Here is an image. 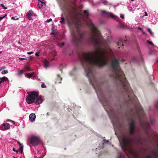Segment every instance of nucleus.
<instances>
[{
  "label": "nucleus",
  "instance_id": "5",
  "mask_svg": "<svg viewBox=\"0 0 158 158\" xmlns=\"http://www.w3.org/2000/svg\"><path fill=\"white\" fill-rule=\"evenodd\" d=\"M149 131V133L147 131L146 132L147 137L145 141L153 144L155 143L158 147V135L152 130L150 129Z\"/></svg>",
  "mask_w": 158,
  "mask_h": 158
},
{
  "label": "nucleus",
  "instance_id": "50",
  "mask_svg": "<svg viewBox=\"0 0 158 158\" xmlns=\"http://www.w3.org/2000/svg\"><path fill=\"white\" fill-rule=\"evenodd\" d=\"M56 34V33H55V32H52V33L51 34V35H55Z\"/></svg>",
  "mask_w": 158,
  "mask_h": 158
},
{
  "label": "nucleus",
  "instance_id": "59",
  "mask_svg": "<svg viewBox=\"0 0 158 158\" xmlns=\"http://www.w3.org/2000/svg\"><path fill=\"white\" fill-rule=\"evenodd\" d=\"M74 2H76L77 1V0H73Z\"/></svg>",
  "mask_w": 158,
  "mask_h": 158
},
{
  "label": "nucleus",
  "instance_id": "30",
  "mask_svg": "<svg viewBox=\"0 0 158 158\" xmlns=\"http://www.w3.org/2000/svg\"><path fill=\"white\" fill-rule=\"evenodd\" d=\"M123 155H122V153H121L119 155H118L117 157L118 158H123Z\"/></svg>",
  "mask_w": 158,
  "mask_h": 158
},
{
  "label": "nucleus",
  "instance_id": "24",
  "mask_svg": "<svg viewBox=\"0 0 158 158\" xmlns=\"http://www.w3.org/2000/svg\"><path fill=\"white\" fill-rule=\"evenodd\" d=\"M26 72V71L25 70H20L19 71V72H18V74L19 75H21L22 74V73H23V72Z\"/></svg>",
  "mask_w": 158,
  "mask_h": 158
},
{
  "label": "nucleus",
  "instance_id": "61",
  "mask_svg": "<svg viewBox=\"0 0 158 158\" xmlns=\"http://www.w3.org/2000/svg\"><path fill=\"white\" fill-rule=\"evenodd\" d=\"M18 44H20V42L19 41L18 42Z\"/></svg>",
  "mask_w": 158,
  "mask_h": 158
},
{
  "label": "nucleus",
  "instance_id": "53",
  "mask_svg": "<svg viewBox=\"0 0 158 158\" xmlns=\"http://www.w3.org/2000/svg\"><path fill=\"white\" fill-rule=\"evenodd\" d=\"M33 57L31 56H30V59H32L33 58Z\"/></svg>",
  "mask_w": 158,
  "mask_h": 158
},
{
  "label": "nucleus",
  "instance_id": "48",
  "mask_svg": "<svg viewBox=\"0 0 158 158\" xmlns=\"http://www.w3.org/2000/svg\"><path fill=\"white\" fill-rule=\"evenodd\" d=\"M156 106L157 107V108H158V102H157L156 104Z\"/></svg>",
  "mask_w": 158,
  "mask_h": 158
},
{
  "label": "nucleus",
  "instance_id": "43",
  "mask_svg": "<svg viewBox=\"0 0 158 158\" xmlns=\"http://www.w3.org/2000/svg\"><path fill=\"white\" fill-rule=\"evenodd\" d=\"M51 21H52V19H48L47 20V22L48 23Z\"/></svg>",
  "mask_w": 158,
  "mask_h": 158
},
{
  "label": "nucleus",
  "instance_id": "64",
  "mask_svg": "<svg viewBox=\"0 0 158 158\" xmlns=\"http://www.w3.org/2000/svg\"><path fill=\"white\" fill-rule=\"evenodd\" d=\"M131 0V1H134V0Z\"/></svg>",
  "mask_w": 158,
  "mask_h": 158
},
{
  "label": "nucleus",
  "instance_id": "19",
  "mask_svg": "<svg viewBox=\"0 0 158 158\" xmlns=\"http://www.w3.org/2000/svg\"><path fill=\"white\" fill-rule=\"evenodd\" d=\"M84 14L85 16L88 18L89 16V14L88 10H85L84 11Z\"/></svg>",
  "mask_w": 158,
  "mask_h": 158
},
{
  "label": "nucleus",
  "instance_id": "1",
  "mask_svg": "<svg viewBox=\"0 0 158 158\" xmlns=\"http://www.w3.org/2000/svg\"><path fill=\"white\" fill-rule=\"evenodd\" d=\"M91 29L88 41L94 45L96 48L94 51L84 53L79 55V58L81 65L86 73V76L89 78V82L93 87L98 97H99V83L96 77V70L93 68L94 66H99V34L98 31L92 22L88 23Z\"/></svg>",
  "mask_w": 158,
  "mask_h": 158
},
{
  "label": "nucleus",
  "instance_id": "47",
  "mask_svg": "<svg viewBox=\"0 0 158 158\" xmlns=\"http://www.w3.org/2000/svg\"><path fill=\"white\" fill-rule=\"evenodd\" d=\"M19 60H23L26 59H25L23 58H19Z\"/></svg>",
  "mask_w": 158,
  "mask_h": 158
},
{
  "label": "nucleus",
  "instance_id": "7",
  "mask_svg": "<svg viewBox=\"0 0 158 158\" xmlns=\"http://www.w3.org/2000/svg\"><path fill=\"white\" fill-rule=\"evenodd\" d=\"M139 110L140 112L143 111V109L141 107H139V110H136L135 113L133 115L131 121L129 123V132L130 135H132L135 133V118L136 117L139 118Z\"/></svg>",
  "mask_w": 158,
  "mask_h": 158
},
{
  "label": "nucleus",
  "instance_id": "54",
  "mask_svg": "<svg viewBox=\"0 0 158 158\" xmlns=\"http://www.w3.org/2000/svg\"><path fill=\"white\" fill-rule=\"evenodd\" d=\"M138 29L139 30H141L142 28L141 27H138Z\"/></svg>",
  "mask_w": 158,
  "mask_h": 158
},
{
  "label": "nucleus",
  "instance_id": "60",
  "mask_svg": "<svg viewBox=\"0 0 158 158\" xmlns=\"http://www.w3.org/2000/svg\"><path fill=\"white\" fill-rule=\"evenodd\" d=\"M14 158H17L16 157H15V156H13Z\"/></svg>",
  "mask_w": 158,
  "mask_h": 158
},
{
  "label": "nucleus",
  "instance_id": "57",
  "mask_svg": "<svg viewBox=\"0 0 158 158\" xmlns=\"http://www.w3.org/2000/svg\"><path fill=\"white\" fill-rule=\"evenodd\" d=\"M49 113H48H48H47V115H49Z\"/></svg>",
  "mask_w": 158,
  "mask_h": 158
},
{
  "label": "nucleus",
  "instance_id": "26",
  "mask_svg": "<svg viewBox=\"0 0 158 158\" xmlns=\"http://www.w3.org/2000/svg\"><path fill=\"white\" fill-rule=\"evenodd\" d=\"M8 73V71L7 70H5L2 71L1 72V73L2 74H5L7 73Z\"/></svg>",
  "mask_w": 158,
  "mask_h": 158
},
{
  "label": "nucleus",
  "instance_id": "62",
  "mask_svg": "<svg viewBox=\"0 0 158 158\" xmlns=\"http://www.w3.org/2000/svg\"><path fill=\"white\" fill-rule=\"evenodd\" d=\"M67 21H68V23H69V20H68V19H67Z\"/></svg>",
  "mask_w": 158,
  "mask_h": 158
},
{
  "label": "nucleus",
  "instance_id": "3",
  "mask_svg": "<svg viewBox=\"0 0 158 158\" xmlns=\"http://www.w3.org/2000/svg\"><path fill=\"white\" fill-rule=\"evenodd\" d=\"M109 41L105 40L99 31V68L107 64L108 60V50L109 48Z\"/></svg>",
  "mask_w": 158,
  "mask_h": 158
},
{
  "label": "nucleus",
  "instance_id": "37",
  "mask_svg": "<svg viewBox=\"0 0 158 158\" xmlns=\"http://www.w3.org/2000/svg\"><path fill=\"white\" fill-rule=\"evenodd\" d=\"M6 15H5L4 16H3L2 17H0V21L2 20L5 17Z\"/></svg>",
  "mask_w": 158,
  "mask_h": 158
},
{
  "label": "nucleus",
  "instance_id": "28",
  "mask_svg": "<svg viewBox=\"0 0 158 158\" xmlns=\"http://www.w3.org/2000/svg\"><path fill=\"white\" fill-rule=\"evenodd\" d=\"M6 68V67L5 66H3L0 68V71H1L3 69H4Z\"/></svg>",
  "mask_w": 158,
  "mask_h": 158
},
{
  "label": "nucleus",
  "instance_id": "32",
  "mask_svg": "<svg viewBox=\"0 0 158 158\" xmlns=\"http://www.w3.org/2000/svg\"><path fill=\"white\" fill-rule=\"evenodd\" d=\"M148 31L151 35H152V32L151 31V30L150 28H148Z\"/></svg>",
  "mask_w": 158,
  "mask_h": 158
},
{
  "label": "nucleus",
  "instance_id": "45",
  "mask_svg": "<svg viewBox=\"0 0 158 158\" xmlns=\"http://www.w3.org/2000/svg\"><path fill=\"white\" fill-rule=\"evenodd\" d=\"M33 52H27V54H33Z\"/></svg>",
  "mask_w": 158,
  "mask_h": 158
},
{
  "label": "nucleus",
  "instance_id": "4",
  "mask_svg": "<svg viewBox=\"0 0 158 158\" xmlns=\"http://www.w3.org/2000/svg\"><path fill=\"white\" fill-rule=\"evenodd\" d=\"M38 94L36 92H31L27 98V102L29 104L32 103L35 101V104L37 105L43 102L41 96H40L38 97Z\"/></svg>",
  "mask_w": 158,
  "mask_h": 158
},
{
  "label": "nucleus",
  "instance_id": "21",
  "mask_svg": "<svg viewBox=\"0 0 158 158\" xmlns=\"http://www.w3.org/2000/svg\"><path fill=\"white\" fill-rule=\"evenodd\" d=\"M23 145H22V146H21V147H20L19 148V152L21 153H22L23 152Z\"/></svg>",
  "mask_w": 158,
  "mask_h": 158
},
{
  "label": "nucleus",
  "instance_id": "11",
  "mask_svg": "<svg viewBox=\"0 0 158 158\" xmlns=\"http://www.w3.org/2000/svg\"><path fill=\"white\" fill-rule=\"evenodd\" d=\"M27 18L29 20L32 19V17L33 16H35L36 15L31 10H29L27 14Z\"/></svg>",
  "mask_w": 158,
  "mask_h": 158
},
{
  "label": "nucleus",
  "instance_id": "51",
  "mask_svg": "<svg viewBox=\"0 0 158 158\" xmlns=\"http://www.w3.org/2000/svg\"><path fill=\"white\" fill-rule=\"evenodd\" d=\"M141 60H142V62H143V58L142 56H141Z\"/></svg>",
  "mask_w": 158,
  "mask_h": 158
},
{
  "label": "nucleus",
  "instance_id": "52",
  "mask_svg": "<svg viewBox=\"0 0 158 158\" xmlns=\"http://www.w3.org/2000/svg\"><path fill=\"white\" fill-rule=\"evenodd\" d=\"M145 16H148V14L146 12H145Z\"/></svg>",
  "mask_w": 158,
  "mask_h": 158
},
{
  "label": "nucleus",
  "instance_id": "56",
  "mask_svg": "<svg viewBox=\"0 0 158 158\" xmlns=\"http://www.w3.org/2000/svg\"><path fill=\"white\" fill-rule=\"evenodd\" d=\"M143 34H146L145 32H143Z\"/></svg>",
  "mask_w": 158,
  "mask_h": 158
},
{
  "label": "nucleus",
  "instance_id": "9",
  "mask_svg": "<svg viewBox=\"0 0 158 158\" xmlns=\"http://www.w3.org/2000/svg\"><path fill=\"white\" fill-rule=\"evenodd\" d=\"M40 140L39 137L36 136H32L30 139V143L33 146H36L39 144Z\"/></svg>",
  "mask_w": 158,
  "mask_h": 158
},
{
  "label": "nucleus",
  "instance_id": "23",
  "mask_svg": "<svg viewBox=\"0 0 158 158\" xmlns=\"http://www.w3.org/2000/svg\"><path fill=\"white\" fill-rule=\"evenodd\" d=\"M101 1L99 2V3H102L104 5H106L107 3V2L106 0H101Z\"/></svg>",
  "mask_w": 158,
  "mask_h": 158
},
{
  "label": "nucleus",
  "instance_id": "6",
  "mask_svg": "<svg viewBox=\"0 0 158 158\" xmlns=\"http://www.w3.org/2000/svg\"><path fill=\"white\" fill-rule=\"evenodd\" d=\"M71 34L72 42L75 45L79 46L82 44L83 40L84 35L82 33L79 31L78 29H77L76 33L73 31Z\"/></svg>",
  "mask_w": 158,
  "mask_h": 158
},
{
  "label": "nucleus",
  "instance_id": "34",
  "mask_svg": "<svg viewBox=\"0 0 158 158\" xmlns=\"http://www.w3.org/2000/svg\"><path fill=\"white\" fill-rule=\"evenodd\" d=\"M1 6H2V7L4 8V10H6L7 9V8L6 7H5L3 4H1Z\"/></svg>",
  "mask_w": 158,
  "mask_h": 158
},
{
  "label": "nucleus",
  "instance_id": "44",
  "mask_svg": "<svg viewBox=\"0 0 158 158\" xmlns=\"http://www.w3.org/2000/svg\"><path fill=\"white\" fill-rule=\"evenodd\" d=\"M120 17L122 19H123L124 18V16L123 15H121Z\"/></svg>",
  "mask_w": 158,
  "mask_h": 158
},
{
  "label": "nucleus",
  "instance_id": "39",
  "mask_svg": "<svg viewBox=\"0 0 158 158\" xmlns=\"http://www.w3.org/2000/svg\"><path fill=\"white\" fill-rule=\"evenodd\" d=\"M35 55L37 56H39V52H37L35 53Z\"/></svg>",
  "mask_w": 158,
  "mask_h": 158
},
{
  "label": "nucleus",
  "instance_id": "22",
  "mask_svg": "<svg viewBox=\"0 0 158 158\" xmlns=\"http://www.w3.org/2000/svg\"><path fill=\"white\" fill-rule=\"evenodd\" d=\"M24 70H25L26 71V72H28L31 70L30 68L27 66H25V68Z\"/></svg>",
  "mask_w": 158,
  "mask_h": 158
},
{
  "label": "nucleus",
  "instance_id": "40",
  "mask_svg": "<svg viewBox=\"0 0 158 158\" xmlns=\"http://www.w3.org/2000/svg\"><path fill=\"white\" fill-rule=\"evenodd\" d=\"M17 143L20 146V147H21V146H22V145H23L19 141H18Z\"/></svg>",
  "mask_w": 158,
  "mask_h": 158
},
{
  "label": "nucleus",
  "instance_id": "15",
  "mask_svg": "<svg viewBox=\"0 0 158 158\" xmlns=\"http://www.w3.org/2000/svg\"><path fill=\"white\" fill-rule=\"evenodd\" d=\"M62 80V78L60 76L59 74H57V78L55 81L56 83H61V81Z\"/></svg>",
  "mask_w": 158,
  "mask_h": 158
},
{
  "label": "nucleus",
  "instance_id": "36",
  "mask_svg": "<svg viewBox=\"0 0 158 158\" xmlns=\"http://www.w3.org/2000/svg\"><path fill=\"white\" fill-rule=\"evenodd\" d=\"M64 44H65V43L64 42H62V43L61 44H60V47H63L64 45Z\"/></svg>",
  "mask_w": 158,
  "mask_h": 158
},
{
  "label": "nucleus",
  "instance_id": "25",
  "mask_svg": "<svg viewBox=\"0 0 158 158\" xmlns=\"http://www.w3.org/2000/svg\"><path fill=\"white\" fill-rule=\"evenodd\" d=\"M61 20L60 21V22L62 24L64 23L65 21V19L64 18V17H61Z\"/></svg>",
  "mask_w": 158,
  "mask_h": 158
},
{
  "label": "nucleus",
  "instance_id": "12",
  "mask_svg": "<svg viewBox=\"0 0 158 158\" xmlns=\"http://www.w3.org/2000/svg\"><path fill=\"white\" fill-rule=\"evenodd\" d=\"M10 128L9 124L7 123H3L0 127V129L1 130L8 129Z\"/></svg>",
  "mask_w": 158,
  "mask_h": 158
},
{
  "label": "nucleus",
  "instance_id": "10",
  "mask_svg": "<svg viewBox=\"0 0 158 158\" xmlns=\"http://www.w3.org/2000/svg\"><path fill=\"white\" fill-rule=\"evenodd\" d=\"M102 15V16L106 17H110L111 18H114L115 16L112 13L108 12L105 10H102L101 11Z\"/></svg>",
  "mask_w": 158,
  "mask_h": 158
},
{
  "label": "nucleus",
  "instance_id": "33",
  "mask_svg": "<svg viewBox=\"0 0 158 158\" xmlns=\"http://www.w3.org/2000/svg\"><path fill=\"white\" fill-rule=\"evenodd\" d=\"M16 17H11V19H14V20H18L19 19V18H16Z\"/></svg>",
  "mask_w": 158,
  "mask_h": 158
},
{
  "label": "nucleus",
  "instance_id": "18",
  "mask_svg": "<svg viewBox=\"0 0 158 158\" xmlns=\"http://www.w3.org/2000/svg\"><path fill=\"white\" fill-rule=\"evenodd\" d=\"M34 74V73H33L32 74H30L28 73H27L26 74L25 76L28 78H31Z\"/></svg>",
  "mask_w": 158,
  "mask_h": 158
},
{
  "label": "nucleus",
  "instance_id": "38",
  "mask_svg": "<svg viewBox=\"0 0 158 158\" xmlns=\"http://www.w3.org/2000/svg\"><path fill=\"white\" fill-rule=\"evenodd\" d=\"M41 7L43 6L44 5H45V2L44 3V2H41Z\"/></svg>",
  "mask_w": 158,
  "mask_h": 158
},
{
  "label": "nucleus",
  "instance_id": "46",
  "mask_svg": "<svg viewBox=\"0 0 158 158\" xmlns=\"http://www.w3.org/2000/svg\"><path fill=\"white\" fill-rule=\"evenodd\" d=\"M38 5L39 8H41L42 7L41 4H40V3H39Z\"/></svg>",
  "mask_w": 158,
  "mask_h": 158
},
{
  "label": "nucleus",
  "instance_id": "42",
  "mask_svg": "<svg viewBox=\"0 0 158 158\" xmlns=\"http://www.w3.org/2000/svg\"><path fill=\"white\" fill-rule=\"evenodd\" d=\"M7 121H10V122H11L13 123V124H14V122L13 121H12V120H10V119H8L7 120Z\"/></svg>",
  "mask_w": 158,
  "mask_h": 158
},
{
  "label": "nucleus",
  "instance_id": "20",
  "mask_svg": "<svg viewBox=\"0 0 158 158\" xmlns=\"http://www.w3.org/2000/svg\"><path fill=\"white\" fill-rule=\"evenodd\" d=\"M44 64L45 67L46 68L48 66V64L47 60L45 59L44 61Z\"/></svg>",
  "mask_w": 158,
  "mask_h": 158
},
{
  "label": "nucleus",
  "instance_id": "35",
  "mask_svg": "<svg viewBox=\"0 0 158 158\" xmlns=\"http://www.w3.org/2000/svg\"><path fill=\"white\" fill-rule=\"evenodd\" d=\"M146 158H152V156L150 155H147Z\"/></svg>",
  "mask_w": 158,
  "mask_h": 158
},
{
  "label": "nucleus",
  "instance_id": "8",
  "mask_svg": "<svg viewBox=\"0 0 158 158\" xmlns=\"http://www.w3.org/2000/svg\"><path fill=\"white\" fill-rule=\"evenodd\" d=\"M122 144L120 145L123 151H125V149L127 147L132 144V140L129 137H123L121 139Z\"/></svg>",
  "mask_w": 158,
  "mask_h": 158
},
{
  "label": "nucleus",
  "instance_id": "49",
  "mask_svg": "<svg viewBox=\"0 0 158 158\" xmlns=\"http://www.w3.org/2000/svg\"><path fill=\"white\" fill-rule=\"evenodd\" d=\"M13 151L14 152H15V151H16V150H15V148H13Z\"/></svg>",
  "mask_w": 158,
  "mask_h": 158
},
{
  "label": "nucleus",
  "instance_id": "63",
  "mask_svg": "<svg viewBox=\"0 0 158 158\" xmlns=\"http://www.w3.org/2000/svg\"><path fill=\"white\" fill-rule=\"evenodd\" d=\"M1 53H2V52L0 51V54Z\"/></svg>",
  "mask_w": 158,
  "mask_h": 158
},
{
  "label": "nucleus",
  "instance_id": "27",
  "mask_svg": "<svg viewBox=\"0 0 158 158\" xmlns=\"http://www.w3.org/2000/svg\"><path fill=\"white\" fill-rule=\"evenodd\" d=\"M103 144H108L109 142L108 140H103Z\"/></svg>",
  "mask_w": 158,
  "mask_h": 158
},
{
  "label": "nucleus",
  "instance_id": "16",
  "mask_svg": "<svg viewBox=\"0 0 158 158\" xmlns=\"http://www.w3.org/2000/svg\"><path fill=\"white\" fill-rule=\"evenodd\" d=\"M123 39H120L119 42L117 43V45L119 46L118 48H120L122 46H123Z\"/></svg>",
  "mask_w": 158,
  "mask_h": 158
},
{
  "label": "nucleus",
  "instance_id": "58",
  "mask_svg": "<svg viewBox=\"0 0 158 158\" xmlns=\"http://www.w3.org/2000/svg\"><path fill=\"white\" fill-rule=\"evenodd\" d=\"M127 41V40H124V42H126V41Z\"/></svg>",
  "mask_w": 158,
  "mask_h": 158
},
{
  "label": "nucleus",
  "instance_id": "29",
  "mask_svg": "<svg viewBox=\"0 0 158 158\" xmlns=\"http://www.w3.org/2000/svg\"><path fill=\"white\" fill-rule=\"evenodd\" d=\"M147 42L149 44L151 45H153V43L152 41H149V40L147 41Z\"/></svg>",
  "mask_w": 158,
  "mask_h": 158
},
{
  "label": "nucleus",
  "instance_id": "14",
  "mask_svg": "<svg viewBox=\"0 0 158 158\" xmlns=\"http://www.w3.org/2000/svg\"><path fill=\"white\" fill-rule=\"evenodd\" d=\"M36 116L35 114H31L29 115V119L31 121L33 122L35 120Z\"/></svg>",
  "mask_w": 158,
  "mask_h": 158
},
{
  "label": "nucleus",
  "instance_id": "31",
  "mask_svg": "<svg viewBox=\"0 0 158 158\" xmlns=\"http://www.w3.org/2000/svg\"><path fill=\"white\" fill-rule=\"evenodd\" d=\"M41 86L42 88H46L47 87V86L46 85L44 84H42L41 85Z\"/></svg>",
  "mask_w": 158,
  "mask_h": 158
},
{
  "label": "nucleus",
  "instance_id": "41",
  "mask_svg": "<svg viewBox=\"0 0 158 158\" xmlns=\"http://www.w3.org/2000/svg\"><path fill=\"white\" fill-rule=\"evenodd\" d=\"M153 153L155 155H156L157 152H156L155 150H153L152 151Z\"/></svg>",
  "mask_w": 158,
  "mask_h": 158
},
{
  "label": "nucleus",
  "instance_id": "17",
  "mask_svg": "<svg viewBox=\"0 0 158 158\" xmlns=\"http://www.w3.org/2000/svg\"><path fill=\"white\" fill-rule=\"evenodd\" d=\"M8 81V78L5 77H0V84H1L2 83Z\"/></svg>",
  "mask_w": 158,
  "mask_h": 158
},
{
  "label": "nucleus",
  "instance_id": "13",
  "mask_svg": "<svg viewBox=\"0 0 158 158\" xmlns=\"http://www.w3.org/2000/svg\"><path fill=\"white\" fill-rule=\"evenodd\" d=\"M137 142L140 144H143V141L142 138L140 136H139L135 138Z\"/></svg>",
  "mask_w": 158,
  "mask_h": 158
},
{
  "label": "nucleus",
  "instance_id": "2",
  "mask_svg": "<svg viewBox=\"0 0 158 158\" xmlns=\"http://www.w3.org/2000/svg\"><path fill=\"white\" fill-rule=\"evenodd\" d=\"M119 64L120 62L118 59L115 58L112 61L110 67L113 74L111 76L118 82L126 93H128L131 90L130 88L123 71L119 67Z\"/></svg>",
  "mask_w": 158,
  "mask_h": 158
},
{
  "label": "nucleus",
  "instance_id": "55",
  "mask_svg": "<svg viewBox=\"0 0 158 158\" xmlns=\"http://www.w3.org/2000/svg\"><path fill=\"white\" fill-rule=\"evenodd\" d=\"M15 152H16L17 153H18L19 152V150H16V151H15Z\"/></svg>",
  "mask_w": 158,
  "mask_h": 158
}]
</instances>
